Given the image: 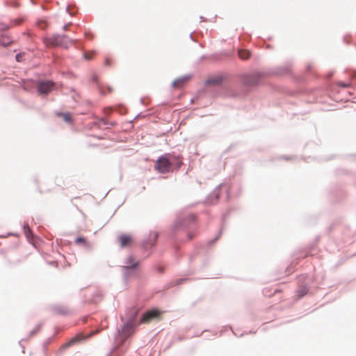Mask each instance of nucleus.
I'll list each match as a JSON object with an SVG mask.
<instances>
[{"label":"nucleus","mask_w":356,"mask_h":356,"mask_svg":"<svg viewBox=\"0 0 356 356\" xmlns=\"http://www.w3.org/2000/svg\"><path fill=\"white\" fill-rule=\"evenodd\" d=\"M77 340L76 339H72L70 341H69V343L67 344H66L67 346H70L71 344L74 343L75 341H76Z\"/></svg>","instance_id":"nucleus-21"},{"label":"nucleus","mask_w":356,"mask_h":356,"mask_svg":"<svg viewBox=\"0 0 356 356\" xmlns=\"http://www.w3.org/2000/svg\"><path fill=\"white\" fill-rule=\"evenodd\" d=\"M24 229L25 234L28 236V234L29 233H31V229H30L29 227V226H24Z\"/></svg>","instance_id":"nucleus-17"},{"label":"nucleus","mask_w":356,"mask_h":356,"mask_svg":"<svg viewBox=\"0 0 356 356\" xmlns=\"http://www.w3.org/2000/svg\"><path fill=\"white\" fill-rule=\"evenodd\" d=\"M340 86L343 88H347L349 85L346 83H340Z\"/></svg>","instance_id":"nucleus-25"},{"label":"nucleus","mask_w":356,"mask_h":356,"mask_svg":"<svg viewBox=\"0 0 356 356\" xmlns=\"http://www.w3.org/2000/svg\"><path fill=\"white\" fill-rule=\"evenodd\" d=\"M134 332V325L132 323H126L120 332V335L125 340Z\"/></svg>","instance_id":"nucleus-5"},{"label":"nucleus","mask_w":356,"mask_h":356,"mask_svg":"<svg viewBox=\"0 0 356 356\" xmlns=\"http://www.w3.org/2000/svg\"><path fill=\"white\" fill-rule=\"evenodd\" d=\"M10 28V26L6 25L2 22H0V31L8 30Z\"/></svg>","instance_id":"nucleus-16"},{"label":"nucleus","mask_w":356,"mask_h":356,"mask_svg":"<svg viewBox=\"0 0 356 356\" xmlns=\"http://www.w3.org/2000/svg\"><path fill=\"white\" fill-rule=\"evenodd\" d=\"M43 42L48 47L63 46L67 48L69 44L72 43V41L65 35H53L49 38H45L43 39Z\"/></svg>","instance_id":"nucleus-1"},{"label":"nucleus","mask_w":356,"mask_h":356,"mask_svg":"<svg viewBox=\"0 0 356 356\" xmlns=\"http://www.w3.org/2000/svg\"><path fill=\"white\" fill-rule=\"evenodd\" d=\"M252 79H254V76H252L251 77ZM246 83L247 84H249V85H252V84H256L257 83V81L255 80H253V81H246Z\"/></svg>","instance_id":"nucleus-18"},{"label":"nucleus","mask_w":356,"mask_h":356,"mask_svg":"<svg viewBox=\"0 0 356 356\" xmlns=\"http://www.w3.org/2000/svg\"><path fill=\"white\" fill-rule=\"evenodd\" d=\"M222 77L221 76H215L209 79L207 81V83L209 85H218L222 82Z\"/></svg>","instance_id":"nucleus-8"},{"label":"nucleus","mask_w":356,"mask_h":356,"mask_svg":"<svg viewBox=\"0 0 356 356\" xmlns=\"http://www.w3.org/2000/svg\"><path fill=\"white\" fill-rule=\"evenodd\" d=\"M161 313H162L161 312H160L159 310H158L156 309H153L149 310L143 314V316L140 318V323H148L150 321H152V320L159 319V318L161 315Z\"/></svg>","instance_id":"nucleus-2"},{"label":"nucleus","mask_w":356,"mask_h":356,"mask_svg":"<svg viewBox=\"0 0 356 356\" xmlns=\"http://www.w3.org/2000/svg\"><path fill=\"white\" fill-rule=\"evenodd\" d=\"M38 330H40V327H38L37 330H35V331H34V332H31V334H35V333Z\"/></svg>","instance_id":"nucleus-27"},{"label":"nucleus","mask_w":356,"mask_h":356,"mask_svg":"<svg viewBox=\"0 0 356 356\" xmlns=\"http://www.w3.org/2000/svg\"><path fill=\"white\" fill-rule=\"evenodd\" d=\"M99 331L98 330H96V331H94V332H92L90 334V336H92V335H95L97 333H98Z\"/></svg>","instance_id":"nucleus-23"},{"label":"nucleus","mask_w":356,"mask_h":356,"mask_svg":"<svg viewBox=\"0 0 356 356\" xmlns=\"http://www.w3.org/2000/svg\"><path fill=\"white\" fill-rule=\"evenodd\" d=\"M70 25V24L65 25L63 27V29L65 31H67Z\"/></svg>","instance_id":"nucleus-24"},{"label":"nucleus","mask_w":356,"mask_h":356,"mask_svg":"<svg viewBox=\"0 0 356 356\" xmlns=\"http://www.w3.org/2000/svg\"><path fill=\"white\" fill-rule=\"evenodd\" d=\"M298 296L299 298L302 297L307 293V289L305 287L298 291Z\"/></svg>","instance_id":"nucleus-13"},{"label":"nucleus","mask_w":356,"mask_h":356,"mask_svg":"<svg viewBox=\"0 0 356 356\" xmlns=\"http://www.w3.org/2000/svg\"><path fill=\"white\" fill-rule=\"evenodd\" d=\"M12 42L10 38L7 36L0 37V44L4 47L8 46Z\"/></svg>","instance_id":"nucleus-10"},{"label":"nucleus","mask_w":356,"mask_h":356,"mask_svg":"<svg viewBox=\"0 0 356 356\" xmlns=\"http://www.w3.org/2000/svg\"><path fill=\"white\" fill-rule=\"evenodd\" d=\"M118 241L120 243L121 248H125L131 244L132 238L130 235L122 234L119 236Z\"/></svg>","instance_id":"nucleus-6"},{"label":"nucleus","mask_w":356,"mask_h":356,"mask_svg":"<svg viewBox=\"0 0 356 356\" xmlns=\"http://www.w3.org/2000/svg\"><path fill=\"white\" fill-rule=\"evenodd\" d=\"M84 57H85V58H86V59H88V60H89V59H91V58H92V55H89L88 54H84Z\"/></svg>","instance_id":"nucleus-22"},{"label":"nucleus","mask_w":356,"mask_h":356,"mask_svg":"<svg viewBox=\"0 0 356 356\" xmlns=\"http://www.w3.org/2000/svg\"><path fill=\"white\" fill-rule=\"evenodd\" d=\"M238 56L242 59H248L250 57V51L246 49H241L238 51Z\"/></svg>","instance_id":"nucleus-9"},{"label":"nucleus","mask_w":356,"mask_h":356,"mask_svg":"<svg viewBox=\"0 0 356 356\" xmlns=\"http://www.w3.org/2000/svg\"><path fill=\"white\" fill-rule=\"evenodd\" d=\"M156 169L161 173H165L169 171L171 168V163L165 157H160L156 163Z\"/></svg>","instance_id":"nucleus-3"},{"label":"nucleus","mask_w":356,"mask_h":356,"mask_svg":"<svg viewBox=\"0 0 356 356\" xmlns=\"http://www.w3.org/2000/svg\"><path fill=\"white\" fill-rule=\"evenodd\" d=\"M139 264L138 261H135V259L132 256H129L125 262L124 268L125 269L136 268Z\"/></svg>","instance_id":"nucleus-7"},{"label":"nucleus","mask_w":356,"mask_h":356,"mask_svg":"<svg viewBox=\"0 0 356 356\" xmlns=\"http://www.w3.org/2000/svg\"><path fill=\"white\" fill-rule=\"evenodd\" d=\"M38 25L42 29H44L47 26V22L45 21H43V20L39 21L38 22Z\"/></svg>","instance_id":"nucleus-14"},{"label":"nucleus","mask_w":356,"mask_h":356,"mask_svg":"<svg viewBox=\"0 0 356 356\" xmlns=\"http://www.w3.org/2000/svg\"><path fill=\"white\" fill-rule=\"evenodd\" d=\"M21 22H22L21 19H16L13 22V24H14L13 25L14 26L19 25V24H20Z\"/></svg>","instance_id":"nucleus-20"},{"label":"nucleus","mask_w":356,"mask_h":356,"mask_svg":"<svg viewBox=\"0 0 356 356\" xmlns=\"http://www.w3.org/2000/svg\"><path fill=\"white\" fill-rule=\"evenodd\" d=\"M109 62H110V61H109V59H108V58H106V65H110V63H109Z\"/></svg>","instance_id":"nucleus-26"},{"label":"nucleus","mask_w":356,"mask_h":356,"mask_svg":"<svg viewBox=\"0 0 356 356\" xmlns=\"http://www.w3.org/2000/svg\"><path fill=\"white\" fill-rule=\"evenodd\" d=\"M75 243L76 244H83L84 245H87V241H86V239L83 237H78L76 241H75Z\"/></svg>","instance_id":"nucleus-12"},{"label":"nucleus","mask_w":356,"mask_h":356,"mask_svg":"<svg viewBox=\"0 0 356 356\" xmlns=\"http://www.w3.org/2000/svg\"><path fill=\"white\" fill-rule=\"evenodd\" d=\"M59 116L62 117L63 120L67 122H70L72 120V116L71 114L69 113H60L58 114Z\"/></svg>","instance_id":"nucleus-11"},{"label":"nucleus","mask_w":356,"mask_h":356,"mask_svg":"<svg viewBox=\"0 0 356 356\" xmlns=\"http://www.w3.org/2000/svg\"><path fill=\"white\" fill-rule=\"evenodd\" d=\"M22 55L21 54L16 55V59L17 61H22Z\"/></svg>","instance_id":"nucleus-19"},{"label":"nucleus","mask_w":356,"mask_h":356,"mask_svg":"<svg viewBox=\"0 0 356 356\" xmlns=\"http://www.w3.org/2000/svg\"><path fill=\"white\" fill-rule=\"evenodd\" d=\"M54 88V83L50 81H42L38 83V90L40 94L47 95Z\"/></svg>","instance_id":"nucleus-4"},{"label":"nucleus","mask_w":356,"mask_h":356,"mask_svg":"<svg viewBox=\"0 0 356 356\" xmlns=\"http://www.w3.org/2000/svg\"><path fill=\"white\" fill-rule=\"evenodd\" d=\"M184 79H177L174 81L173 84L176 87H181L182 84L184 83Z\"/></svg>","instance_id":"nucleus-15"}]
</instances>
